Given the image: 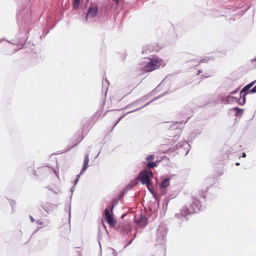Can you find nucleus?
Here are the masks:
<instances>
[{
	"label": "nucleus",
	"mask_w": 256,
	"mask_h": 256,
	"mask_svg": "<svg viewBox=\"0 0 256 256\" xmlns=\"http://www.w3.org/2000/svg\"><path fill=\"white\" fill-rule=\"evenodd\" d=\"M256 81L252 82H250V84H247L246 86L241 90L240 92V95L242 94L244 92H246L249 90V89L256 82ZM246 93L244 94L241 96L242 97V101L240 102H239V104H244L246 102Z\"/></svg>",
	"instance_id": "nucleus-3"
},
{
	"label": "nucleus",
	"mask_w": 256,
	"mask_h": 256,
	"mask_svg": "<svg viewBox=\"0 0 256 256\" xmlns=\"http://www.w3.org/2000/svg\"><path fill=\"white\" fill-rule=\"evenodd\" d=\"M170 179L169 178H166L165 180H164L161 183V187L164 188L168 187L170 184Z\"/></svg>",
	"instance_id": "nucleus-10"
},
{
	"label": "nucleus",
	"mask_w": 256,
	"mask_h": 256,
	"mask_svg": "<svg viewBox=\"0 0 256 256\" xmlns=\"http://www.w3.org/2000/svg\"><path fill=\"white\" fill-rule=\"evenodd\" d=\"M138 224L141 226H145L148 224V220L146 217L141 216L138 221Z\"/></svg>",
	"instance_id": "nucleus-7"
},
{
	"label": "nucleus",
	"mask_w": 256,
	"mask_h": 256,
	"mask_svg": "<svg viewBox=\"0 0 256 256\" xmlns=\"http://www.w3.org/2000/svg\"><path fill=\"white\" fill-rule=\"evenodd\" d=\"M199 210V208L197 206H195V208L192 205L189 208H188V210L190 213H194L196 212Z\"/></svg>",
	"instance_id": "nucleus-11"
},
{
	"label": "nucleus",
	"mask_w": 256,
	"mask_h": 256,
	"mask_svg": "<svg viewBox=\"0 0 256 256\" xmlns=\"http://www.w3.org/2000/svg\"><path fill=\"white\" fill-rule=\"evenodd\" d=\"M234 110H237L238 111V112H242V110L239 108H238V107H236V108H234Z\"/></svg>",
	"instance_id": "nucleus-17"
},
{
	"label": "nucleus",
	"mask_w": 256,
	"mask_h": 256,
	"mask_svg": "<svg viewBox=\"0 0 256 256\" xmlns=\"http://www.w3.org/2000/svg\"><path fill=\"white\" fill-rule=\"evenodd\" d=\"M98 8L96 7H90L86 14V17L90 16L94 18L98 12Z\"/></svg>",
	"instance_id": "nucleus-5"
},
{
	"label": "nucleus",
	"mask_w": 256,
	"mask_h": 256,
	"mask_svg": "<svg viewBox=\"0 0 256 256\" xmlns=\"http://www.w3.org/2000/svg\"><path fill=\"white\" fill-rule=\"evenodd\" d=\"M89 156L88 154H86L85 156L84 165L82 166V168L80 172V173L77 175V176H80V175H82L84 172L86 170V168L88 167V164L89 162Z\"/></svg>",
	"instance_id": "nucleus-6"
},
{
	"label": "nucleus",
	"mask_w": 256,
	"mask_h": 256,
	"mask_svg": "<svg viewBox=\"0 0 256 256\" xmlns=\"http://www.w3.org/2000/svg\"><path fill=\"white\" fill-rule=\"evenodd\" d=\"M78 178H76V180H75V181H76V182H78Z\"/></svg>",
	"instance_id": "nucleus-25"
},
{
	"label": "nucleus",
	"mask_w": 256,
	"mask_h": 256,
	"mask_svg": "<svg viewBox=\"0 0 256 256\" xmlns=\"http://www.w3.org/2000/svg\"><path fill=\"white\" fill-rule=\"evenodd\" d=\"M150 61L142 68V70L145 72H150L158 68L161 66L165 65L162 60L156 58H149Z\"/></svg>",
	"instance_id": "nucleus-1"
},
{
	"label": "nucleus",
	"mask_w": 256,
	"mask_h": 256,
	"mask_svg": "<svg viewBox=\"0 0 256 256\" xmlns=\"http://www.w3.org/2000/svg\"><path fill=\"white\" fill-rule=\"evenodd\" d=\"M82 139H83V136L80 138L78 142V143L80 142Z\"/></svg>",
	"instance_id": "nucleus-18"
},
{
	"label": "nucleus",
	"mask_w": 256,
	"mask_h": 256,
	"mask_svg": "<svg viewBox=\"0 0 256 256\" xmlns=\"http://www.w3.org/2000/svg\"><path fill=\"white\" fill-rule=\"evenodd\" d=\"M80 0H74V8H78L79 6Z\"/></svg>",
	"instance_id": "nucleus-13"
},
{
	"label": "nucleus",
	"mask_w": 256,
	"mask_h": 256,
	"mask_svg": "<svg viewBox=\"0 0 256 256\" xmlns=\"http://www.w3.org/2000/svg\"><path fill=\"white\" fill-rule=\"evenodd\" d=\"M150 178V177H137L136 180L140 182L142 184H146L148 189L150 191L152 184Z\"/></svg>",
	"instance_id": "nucleus-4"
},
{
	"label": "nucleus",
	"mask_w": 256,
	"mask_h": 256,
	"mask_svg": "<svg viewBox=\"0 0 256 256\" xmlns=\"http://www.w3.org/2000/svg\"><path fill=\"white\" fill-rule=\"evenodd\" d=\"M138 180H136L132 182L128 185L126 186V188L130 189L134 186H136L138 183Z\"/></svg>",
	"instance_id": "nucleus-12"
},
{
	"label": "nucleus",
	"mask_w": 256,
	"mask_h": 256,
	"mask_svg": "<svg viewBox=\"0 0 256 256\" xmlns=\"http://www.w3.org/2000/svg\"><path fill=\"white\" fill-rule=\"evenodd\" d=\"M124 116H122L118 118V120L116 122L114 126H115L120 120L124 117Z\"/></svg>",
	"instance_id": "nucleus-16"
},
{
	"label": "nucleus",
	"mask_w": 256,
	"mask_h": 256,
	"mask_svg": "<svg viewBox=\"0 0 256 256\" xmlns=\"http://www.w3.org/2000/svg\"><path fill=\"white\" fill-rule=\"evenodd\" d=\"M250 93L256 92V86H254L251 90H250Z\"/></svg>",
	"instance_id": "nucleus-15"
},
{
	"label": "nucleus",
	"mask_w": 256,
	"mask_h": 256,
	"mask_svg": "<svg viewBox=\"0 0 256 256\" xmlns=\"http://www.w3.org/2000/svg\"><path fill=\"white\" fill-rule=\"evenodd\" d=\"M158 164V161L156 160L154 162H148L146 164V167L148 169L153 168L156 166H157Z\"/></svg>",
	"instance_id": "nucleus-9"
},
{
	"label": "nucleus",
	"mask_w": 256,
	"mask_h": 256,
	"mask_svg": "<svg viewBox=\"0 0 256 256\" xmlns=\"http://www.w3.org/2000/svg\"><path fill=\"white\" fill-rule=\"evenodd\" d=\"M236 166H239L240 165V164L238 162H236Z\"/></svg>",
	"instance_id": "nucleus-23"
},
{
	"label": "nucleus",
	"mask_w": 256,
	"mask_h": 256,
	"mask_svg": "<svg viewBox=\"0 0 256 256\" xmlns=\"http://www.w3.org/2000/svg\"><path fill=\"white\" fill-rule=\"evenodd\" d=\"M246 154L244 153H242V157H245Z\"/></svg>",
	"instance_id": "nucleus-22"
},
{
	"label": "nucleus",
	"mask_w": 256,
	"mask_h": 256,
	"mask_svg": "<svg viewBox=\"0 0 256 256\" xmlns=\"http://www.w3.org/2000/svg\"><path fill=\"white\" fill-rule=\"evenodd\" d=\"M105 218L108 224L110 227H114L116 226L117 220L114 218L113 216L110 213L108 208L104 210Z\"/></svg>",
	"instance_id": "nucleus-2"
},
{
	"label": "nucleus",
	"mask_w": 256,
	"mask_h": 256,
	"mask_svg": "<svg viewBox=\"0 0 256 256\" xmlns=\"http://www.w3.org/2000/svg\"><path fill=\"white\" fill-rule=\"evenodd\" d=\"M31 220H32V222H34V219H33L32 218H31Z\"/></svg>",
	"instance_id": "nucleus-24"
},
{
	"label": "nucleus",
	"mask_w": 256,
	"mask_h": 256,
	"mask_svg": "<svg viewBox=\"0 0 256 256\" xmlns=\"http://www.w3.org/2000/svg\"><path fill=\"white\" fill-rule=\"evenodd\" d=\"M113 208H114V206H111V212H112V209H113Z\"/></svg>",
	"instance_id": "nucleus-21"
},
{
	"label": "nucleus",
	"mask_w": 256,
	"mask_h": 256,
	"mask_svg": "<svg viewBox=\"0 0 256 256\" xmlns=\"http://www.w3.org/2000/svg\"><path fill=\"white\" fill-rule=\"evenodd\" d=\"M158 50H159V48H155V49H154V50H152V52L154 51V52H158Z\"/></svg>",
	"instance_id": "nucleus-19"
},
{
	"label": "nucleus",
	"mask_w": 256,
	"mask_h": 256,
	"mask_svg": "<svg viewBox=\"0 0 256 256\" xmlns=\"http://www.w3.org/2000/svg\"><path fill=\"white\" fill-rule=\"evenodd\" d=\"M113 1L116 4L119 2V0H113Z\"/></svg>",
	"instance_id": "nucleus-20"
},
{
	"label": "nucleus",
	"mask_w": 256,
	"mask_h": 256,
	"mask_svg": "<svg viewBox=\"0 0 256 256\" xmlns=\"http://www.w3.org/2000/svg\"><path fill=\"white\" fill-rule=\"evenodd\" d=\"M138 176H153V173L150 170H144L141 171Z\"/></svg>",
	"instance_id": "nucleus-8"
},
{
	"label": "nucleus",
	"mask_w": 256,
	"mask_h": 256,
	"mask_svg": "<svg viewBox=\"0 0 256 256\" xmlns=\"http://www.w3.org/2000/svg\"><path fill=\"white\" fill-rule=\"evenodd\" d=\"M155 158V156L153 154L149 155L148 156H147L146 158V160L147 161L150 162V160H154Z\"/></svg>",
	"instance_id": "nucleus-14"
}]
</instances>
